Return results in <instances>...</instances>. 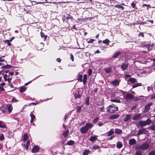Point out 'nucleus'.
<instances>
[{
  "instance_id": "nucleus-29",
  "label": "nucleus",
  "mask_w": 155,
  "mask_h": 155,
  "mask_svg": "<svg viewBox=\"0 0 155 155\" xmlns=\"http://www.w3.org/2000/svg\"><path fill=\"white\" fill-rule=\"evenodd\" d=\"M41 36V37L44 39L45 41L46 39L47 36V35H45L42 32L40 33Z\"/></svg>"
},
{
  "instance_id": "nucleus-47",
  "label": "nucleus",
  "mask_w": 155,
  "mask_h": 155,
  "mask_svg": "<svg viewBox=\"0 0 155 155\" xmlns=\"http://www.w3.org/2000/svg\"><path fill=\"white\" fill-rule=\"evenodd\" d=\"M81 107L77 106V109L78 112H79L81 110Z\"/></svg>"
},
{
  "instance_id": "nucleus-34",
  "label": "nucleus",
  "mask_w": 155,
  "mask_h": 155,
  "mask_svg": "<svg viewBox=\"0 0 155 155\" xmlns=\"http://www.w3.org/2000/svg\"><path fill=\"white\" fill-rule=\"evenodd\" d=\"M74 141L70 140L67 142V144L70 146H72L74 144Z\"/></svg>"
},
{
  "instance_id": "nucleus-61",
  "label": "nucleus",
  "mask_w": 155,
  "mask_h": 155,
  "mask_svg": "<svg viewBox=\"0 0 155 155\" xmlns=\"http://www.w3.org/2000/svg\"><path fill=\"white\" fill-rule=\"evenodd\" d=\"M12 39H11L10 40H5V41L7 43H8L10 41H12Z\"/></svg>"
},
{
  "instance_id": "nucleus-10",
  "label": "nucleus",
  "mask_w": 155,
  "mask_h": 155,
  "mask_svg": "<svg viewBox=\"0 0 155 155\" xmlns=\"http://www.w3.org/2000/svg\"><path fill=\"white\" fill-rule=\"evenodd\" d=\"M119 116L118 114H113L109 116V118L110 119H114L118 118Z\"/></svg>"
},
{
  "instance_id": "nucleus-1",
  "label": "nucleus",
  "mask_w": 155,
  "mask_h": 155,
  "mask_svg": "<svg viewBox=\"0 0 155 155\" xmlns=\"http://www.w3.org/2000/svg\"><path fill=\"white\" fill-rule=\"evenodd\" d=\"M93 127V125L90 123H87L84 126L81 128V131L82 133L85 134L88 131L89 129Z\"/></svg>"
},
{
  "instance_id": "nucleus-55",
  "label": "nucleus",
  "mask_w": 155,
  "mask_h": 155,
  "mask_svg": "<svg viewBox=\"0 0 155 155\" xmlns=\"http://www.w3.org/2000/svg\"><path fill=\"white\" fill-rule=\"evenodd\" d=\"M70 55H71V59L72 60V61H74V56L73 55V54H70Z\"/></svg>"
},
{
  "instance_id": "nucleus-37",
  "label": "nucleus",
  "mask_w": 155,
  "mask_h": 155,
  "mask_svg": "<svg viewBox=\"0 0 155 155\" xmlns=\"http://www.w3.org/2000/svg\"><path fill=\"white\" fill-rule=\"evenodd\" d=\"M66 18L67 19H73V18L72 16L70 15V14H66Z\"/></svg>"
},
{
  "instance_id": "nucleus-26",
  "label": "nucleus",
  "mask_w": 155,
  "mask_h": 155,
  "mask_svg": "<svg viewBox=\"0 0 155 155\" xmlns=\"http://www.w3.org/2000/svg\"><path fill=\"white\" fill-rule=\"evenodd\" d=\"M68 134H69L68 130L67 129L65 131H64L63 132V133L62 134V135L64 136V137H66L67 136Z\"/></svg>"
},
{
  "instance_id": "nucleus-27",
  "label": "nucleus",
  "mask_w": 155,
  "mask_h": 155,
  "mask_svg": "<svg viewBox=\"0 0 155 155\" xmlns=\"http://www.w3.org/2000/svg\"><path fill=\"white\" fill-rule=\"evenodd\" d=\"M82 77L83 75H82L79 74L78 76L77 80L81 82L83 81Z\"/></svg>"
},
{
  "instance_id": "nucleus-5",
  "label": "nucleus",
  "mask_w": 155,
  "mask_h": 155,
  "mask_svg": "<svg viewBox=\"0 0 155 155\" xmlns=\"http://www.w3.org/2000/svg\"><path fill=\"white\" fill-rule=\"evenodd\" d=\"M152 103H150L146 105L145 107L144 112L146 113L150 109V107L152 105Z\"/></svg>"
},
{
  "instance_id": "nucleus-51",
  "label": "nucleus",
  "mask_w": 155,
  "mask_h": 155,
  "mask_svg": "<svg viewBox=\"0 0 155 155\" xmlns=\"http://www.w3.org/2000/svg\"><path fill=\"white\" fill-rule=\"evenodd\" d=\"M4 139V136L3 134H1L0 136V140H2Z\"/></svg>"
},
{
  "instance_id": "nucleus-54",
  "label": "nucleus",
  "mask_w": 155,
  "mask_h": 155,
  "mask_svg": "<svg viewBox=\"0 0 155 155\" xmlns=\"http://www.w3.org/2000/svg\"><path fill=\"white\" fill-rule=\"evenodd\" d=\"M115 136L113 135L112 136H111L110 137H109V138L108 139V140H112L114 137Z\"/></svg>"
},
{
  "instance_id": "nucleus-19",
  "label": "nucleus",
  "mask_w": 155,
  "mask_h": 155,
  "mask_svg": "<svg viewBox=\"0 0 155 155\" xmlns=\"http://www.w3.org/2000/svg\"><path fill=\"white\" fill-rule=\"evenodd\" d=\"M132 115L131 114H127L125 118L124 119V122H127L128 120L131 117Z\"/></svg>"
},
{
  "instance_id": "nucleus-16",
  "label": "nucleus",
  "mask_w": 155,
  "mask_h": 155,
  "mask_svg": "<svg viewBox=\"0 0 155 155\" xmlns=\"http://www.w3.org/2000/svg\"><path fill=\"white\" fill-rule=\"evenodd\" d=\"M114 132L113 129H111L110 130L106 133L107 136H110L114 134Z\"/></svg>"
},
{
  "instance_id": "nucleus-22",
  "label": "nucleus",
  "mask_w": 155,
  "mask_h": 155,
  "mask_svg": "<svg viewBox=\"0 0 155 155\" xmlns=\"http://www.w3.org/2000/svg\"><path fill=\"white\" fill-rule=\"evenodd\" d=\"M145 126L147 125H149L151 123L150 119H148L144 121Z\"/></svg>"
},
{
  "instance_id": "nucleus-35",
  "label": "nucleus",
  "mask_w": 155,
  "mask_h": 155,
  "mask_svg": "<svg viewBox=\"0 0 155 155\" xmlns=\"http://www.w3.org/2000/svg\"><path fill=\"white\" fill-rule=\"evenodd\" d=\"M141 85V83H137L134 84L132 86L133 88H135L138 86H140Z\"/></svg>"
},
{
  "instance_id": "nucleus-8",
  "label": "nucleus",
  "mask_w": 155,
  "mask_h": 155,
  "mask_svg": "<svg viewBox=\"0 0 155 155\" xmlns=\"http://www.w3.org/2000/svg\"><path fill=\"white\" fill-rule=\"evenodd\" d=\"M7 65V63L6 61H3L2 63L0 62V65L2 66L1 68H4V69H5L7 68V67L6 65Z\"/></svg>"
},
{
  "instance_id": "nucleus-45",
  "label": "nucleus",
  "mask_w": 155,
  "mask_h": 155,
  "mask_svg": "<svg viewBox=\"0 0 155 155\" xmlns=\"http://www.w3.org/2000/svg\"><path fill=\"white\" fill-rule=\"evenodd\" d=\"M115 7L118 8H120L122 9H124V7L120 5H117L115 6Z\"/></svg>"
},
{
  "instance_id": "nucleus-17",
  "label": "nucleus",
  "mask_w": 155,
  "mask_h": 155,
  "mask_svg": "<svg viewBox=\"0 0 155 155\" xmlns=\"http://www.w3.org/2000/svg\"><path fill=\"white\" fill-rule=\"evenodd\" d=\"M30 116L31 117V120H30V122L32 123L33 121L35 120L36 119L35 116L33 114L31 113L30 114Z\"/></svg>"
},
{
  "instance_id": "nucleus-28",
  "label": "nucleus",
  "mask_w": 155,
  "mask_h": 155,
  "mask_svg": "<svg viewBox=\"0 0 155 155\" xmlns=\"http://www.w3.org/2000/svg\"><path fill=\"white\" fill-rule=\"evenodd\" d=\"M139 125L141 127H143L145 126L144 121L141 120L139 122Z\"/></svg>"
},
{
  "instance_id": "nucleus-50",
  "label": "nucleus",
  "mask_w": 155,
  "mask_h": 155,
  "mask_svg": "<svg viewBox=\"0 0 155 155\" xmlns=\"http://www.w3.org/2000/svg\"><path fill=\"white\" fill-rule=\"evenodd\" d=\"M99 118L98 117L96 118L94 120L93 122L94 123H95L97 122V121L99 120Z\"/></svg>"
},
{
  "instance_id": "nucleus-32",
  "label": "nucleus",
  "mask_w": 155,
  "mask_h": 155,
  "mask_svg": "<svg viewBox=\"0 0 155 155\" xmlns=\"http://www.w3.org/2000/svg\"><path fill=\"white\" fill-rule=\"evenodd\" d=\"M23 140L24 141L27 140L28 138V136L27 134H25L23 135Z\"/></svg>"
},
{
  "instance_id": "nucleus-42",
  "label": "nucleus",
  "mask_w": 155,
  "mask_h": 155,
  "mask_svg": "<svg viewBox=\"0 0 155 155\" xmlns=\"http://www.w3.org/2000/svg\"><path fill=\"white\" fill-rule=\"evenodd\" d=\"M100 148V147L99 146H98L97 145H96L95 146H94L93 147L92 149H94V150H96L97 149H99Z\"/></svg>"
},
{
  "instance_id": "nucleus-7",
  "label": "nucleus",
  "mask_w": 155,
  "mask_h": 155,
  "mask_svg": "<svg viewBox=\"0 0 155 155\" xmlns=\"http://www.w3.org/2000/svg\"><path fill=\"white\" fill-rule=\"evenodd\" d=\"M128 67V64L126 63H123L121 65L120 68L123 71H124L127 69Z\"/></svg>"
},
{
  "instance_id": "nucleus-3",
  "label": "nucleus",
  "mask_w": 155,
  "mask_h": 155,
  "mask_svg": "<svg viewBox=\"0 0 155 155\" xmlns=\"http://www.w3.org/2000/svg\"><path fill=\"white\" fill-rule=\"evenodd\" d=\"M150 147L149 143L147 142H145L142 143L140 146L137 147L136 149L137 150H145L149 148Z\"/></svg>"
},
{
  "instance_id": "nucleus-6",
  "label": "nucleus",
  "mask_w": 155,
  "mask_h": 155,
  "mask_svg": "<svg viewBox=\"0 0 155 155\" xmlns=\"http://www.w3.org/2000/svg\"><path fill=\"white\" fill-rule=\"evenodd\" d=\"M125 97L127 100H131L134 99V97L131 94H127L126 95Z\"/></svg>"
},
{
  "instance_id": "nucleus-48",
  "label": "nucleus",
  "mask_w": 155,
  "mask_h": 155,
  "mask_svg": "<svg viewBox=\"0 0 155 155\" xmlns=\"http://www.w3.org/2000/svg\"><path fill=\"white\" fill-rule=\"evenodd\" d=\"M111 101L112 102H117V103H120V101H119L118 100H117V99L112 100H111Z\"/></svg>"
},
{
  "instance_id": "nucleus-25",
  "label": "nucleus",
  "mask_w": 155,
  "mask_h": 155,
  "mask_svg": "<svg viewBox=\"0 0 155 155\" xmlns=\"http://www.w3.org/2000/svg\"><path fill=\"white\" fill-rule=\"evenodd\" d=\"M87 75L86 74H85L84 75L83 79V83L84 84H85L87 82Z\"/></svg>"
},
{
  "instance_id": "nucleus-53",
  "label": "nucleus",
  "mask_w": 155,
  "mask_h": 155,
  "mask_svg": "<svg viewBox=\"0 0 155 155\" xmlns=\"http://www.w3.org/2000/svg\"><path fill=\"white\" fill-rule=\"evenodd\" d=\"M150 98L151 99H155V94L151 95V96Z\"/></svg>"
},
{
  "instance_id": "nucleus-21",
  "label": "nucleus",
  "mask_w": 155,
  "mask_h": 155,
  "mask_svg": "<svg viewBox=\"0 0 155 155\" xmlns=\"http://www.w3.org/2000/svg\"><path fill=\"white\" fill-rule=\"evenodd\" d=\"M123 146L122 143L120 141H118L116 143V147L118 149L121 148Z\"/></svg>"
},
{
  "instance_id": "nucleus-63",
  "label": "nucleus",
  "mask_w": 155,
  "mask_h": 155,
  "mask_svg": "<svg viewBox=\"0 0 155 155\" xmlns=\"http://www.w3.org/2000/svg\"><path fill=\"white\" fill-rule=\"evenodd\" d=\"M4 91V89L3 87H1L0 86V91Z\"/></svg>"
},
{
  "instance_id": "nucleus-44",
  "label": "nucleus",
  "mask_w": 155,
  "mask_h": 155,
  "mask_svg": "<svg viewBox=\"0 0 155 155\" xmlns=\"http://www.w3.org/2000/svg\"><path fill=\"white\" fill-rule=\"evenodd\" d=\"M95 40L93 39H91L89 41H88L87 42L88 43H93Z\"/></svg>"
},
{
  "instance_id": "nucleus-4",
  "label": "nucleus",
  "mask_w": 155,
  "mask_h": 155,
  "mask_svg": "<svg viewBox=\"0 0 155 155\" xmlns=\"http://www.w3.org/2000/svg\"><path fill=\"white\" fill-rule=\"evenodd\" d=\"M3 78L4 79L5 81H7L8 82V84L9 86L12 87V83L11 82V81L12 79V78H9V75L7 74H4L3 76Z\"/></svg>"
},
{
  "instance_id": "nucleus-58",
  "label": "nucleus",
  "mask_w": 155,
  "mask_h": 155,
  "mask_svg": "<svg viewBox=\"0 0 155 155\" xmlns=\"http://www.w3.org/2000/svg\"><path fill=\"white\" fill-rule=\"evenodd\" d=\"M130 77V75L129 74H125V77L126 78H128Z\"/></svg>"
},
{
  "instance_id": "nucleus-56",
  "label": "nucleus",
  "mask_w": 155,
  "mask_h": 155,
  "mask_svg": "<svg viewBox=\"0 0 155 155\" xmlns=\"http://www.w3.org/2000/svg\"><path fill=\"white\" fill-rule=\"evenodd\" d=\"M12 101L13 102H15L17 101V100L15 98H13L12 99Z\"/></svg>"
},
{
  "instance_id": "nucleus-38",
  "label": "nucleus",
  "mask_w": 155,
  "mask_h": 155,
  "mask_svg": "<svg viewBox=\"0 0 155 155\" xmlns=\"http://www.w3.org/2000/svg\"><path fill=\"white\" fill-rule=\"evenodd\" d=\"M90 151L88 150H85L83 153V155H87L90 152Z\"/></svg>"
},
{
  "instance_id": "nucleus-13",
  "label": "nucleus",
  "mask_w": 155,
  "mask_h": 155,
  "mask_svg": "<svg viewBox=\"0 0 155 155\" xmlns=\"http://www.w3.org/2000/svg\"><path fill=\"white\" fill-rule=\"evenodd\" d=\"M141 115V114L140 113H139L136 115H135L133 116V119L134 120H136L139 119L140 118Z\"/></svg>"
},
{
  "instance_id": "nucleus-62",
  "label": "nucleus",
  "mask_w": 155,
  "mask_h": 155,
  "mask_svg": "<svg viewBox=\"0 0 155 155\" xmlns=\"http://www.w3.org/2000/svg\"><path fill=\"white\" fill-rule=\"evenodd\" d=\"M131 5H132V6L133 8H134L135 6V5L134 3H132L131 4Z\"/></svg>"
},
{
  "instance_id": "nucleus-24",
  "label": "nucleus",
  "mask_w": 155,
  "mask_h": 155,
  "mask_svg": "<svg viewBox=\"0 0 155 155\" xmlns=\"http://www.w3.org/2000/svg\"><path fill=\"white\" fill-rule=\"evenodd\" d=\"M121 53L120 51H117L114 53L113 56L112 57L114 58H116L117 57L118 55H120Z\"/></svg>"
},
{
  "instance_id": "nucleus-23",
  "label": "nucleus",
  "mask_w": 155,
  "mask_h": 155,
  "mask_svg": "<svg viewBox=\"0 0 155 155\" xmlns=\"http://www.w3.org/2000/svg\"><path fill=\"white\" fill-rule=\"evenodd\" d=\"M97 136H94L91 137L89 139V140L91 142H93L97 139Z\"/></svg>"
},
{
  "instance_id": "nucleus-64",
  "label": "nucleus",
  "mask_w": 155,
  "mask_h": 155,
  "mask_svg": "<svg viewBox=\"0 0 155 155\" xmlns=\"http://www.w3.org/2000/svg\"><path fill=\"white\" fill-rule=\"evenodd\" d=\"M14 74V73L13 72H10L8 74L9 75H10L11 76H12Z\"/></svg>"
},
{
  "instance_id": "nucleus-30",
  "label": "nucleus",
  "mask_w": 155,
  "mask_h": 155,
  "mask_svg": "<svg viewBox=\"0 0 155 155\" xmlns=\"http://www.w3.org/2000/svg\"><path fill=\"white\" fill-rule=\"evenodd\" d=\"M30 142L29 140H28L27 142L26 143V144L24 145V147H25L26 150H28V146L29 145V143Z\"/></svg>"
},
{
  "instance_id": "nucleus-33",
  "label": "nucleus",
  "mask_w": 155,
  "mask_h": 155,
  "mask_svg": "<svg viewBox=\"0 0 155 155\" xmlns=\"http://www.w3.org/2000/svg\"><path fill=\"white\" fill-rule=\"evenodd\" d=\"M5 124L2 121H0V127L5 128Z\"/></svg>"
},
{
  "instance_id": "nucleus-12",
  "label": "nucleus",
  "mask_w": 155,
  "mask_h": 155,
  "mask_svg": "<svg viewBox=\"0 0 155 155\" xmlns=\"http://www.w3.org/2000/svg\"><path fill=\"white\" fill-rule=\"evenodd\" d=\"M113 67L111 66L110 67H107L104 69V70L106 73H110L112 72V69Z\"/></svg>"
},
{
  "instance_id": "nucleus-18",
  "label": "nucleus",
  "mask_w": 155,
  "mask_h": 155,
  "mask_svg": "<svg viewBox=\"0 0 155 155\" xmlns=\"http://www.w3.org/2000/svg\"><path fill=\"white\" fill-rule=\"evenodd\" d=\"M122 130L118 128H115V129L114 132L117 134H120L122 133Z\"/></svg>"
},
{
  "instance_id": "nucleus-20",
  "label": "nucleus",
  "mask_w": 155,
  "mask_h": 155,
  "mask_svg": "<svg viewBox=\"0 0 155 155\" xmlns=\"http://www.w3.org/2000/svg\"><path fill=\"white\" fill-rule=\"evenodd\" d=\"M6 107L8 108L9 113H11L12 109V105L10 104H8L6 105Z\"/></svg>"
},
{
  "instance_id": "nucleus-49",
  "label": "nucleus",
  "mask_w": 155,
  "mask_h": 155,
  "mask_svg": "<svg viewBox=\"0 0 155 155\" xmlns=\"http://www.w3.org/2000/svg\"><path fill=\"white\" fill-rule=\"evenodd\" d=\"M150 129L152 130H155V125H153L151 126L150 127Z\"/></svg>"
},
{
  "instance_id": "nucleus-40",
  "label": "nucleus",
  "mask_w": 155,
  "mask_h": 155,
  "mask_svg": "<svg viewBox=\"0 0 155 155\" xmlns=\"http://www.w3.org/2000/svg\"><path fill=\"white\" fill-rule=\"evenodd\" d=\"M85 103L87 106H88L89 104V98L87 97L86 99L85 100Z\"/></svg>"
},
{
  "instance_id": "nucleus-15",
  "label": "nucleus",
  "mask_w": 155,
  "mask_h": 155,
  "mask_svg": "<svg viewBox=\"0 0 155 155\" xmlns=\"http://www.w3.org/2000/svg\"><path fill=\"white\" fill-rule=\"evenodd\" d=\"M145 130L144 128H143L140 130L137 134V136H139L141 134H144L145 132Z\"/></svg>"
},
{
  "instance_id": "nucleus-57",
  "label": "nucleus",
  "mask_w": 155,
  "mask_h": 155,
  "mask_svg": "<svg viewBox=\"0 0 155 155\" xmlns=\"http://www.w3.org/2000/svg\"><path fill=\"white\" fill-rule=\"evenodd\" d=\"M97 124L98 125V126H102L103 125H104V124L102 123L101 122L98 123H97Z\"/></svg>"
},
{
  "instance_id": "nucleus-36",
  "label": "nucleus",
  "mask_w": 155,
  "mask_h": 155,
  "mask_svg": "<svg viewBox=\"0 0 155 155\" xmlns=\"http://www.w3.org/2000/svg\"><path fill=\"white\" fill-rule=\"evenodd\" d=\"M128 81L132 83H134L136 82V79L134 78H131L129 79Z\"/></svg>"
},
{
  "instance_id": "nucleus-41",
  "label": "nucleus",
  "mask_w": 155,
  "mask_h": 155,
  "mask_svg": "<svg viewBox=\"0 0 155 155\" xmlns=\"http://www.w3.org/2000/svg\"><path fill=\"white\" fill-rule=\"evenodd\" d=\"M142 153L140 151H137L135 153V155H142Z\"/></svg>"
},
{
  "instance_id": "nucleus-9",
  "label": "nucleus",
  "mask_w": 155,
  "mask_h": 155,
  "mask_svg": "<svg viewBox=\"0 0 155 155\" xmlns=\"http://www.w3.org/2000/svg\"><path fill=\"white\" fill-rule=\"evenodd\" d=\"M120 81L116 80L112 81L111 83V84L115 86H118L119 84Z\"/></svg>"
},
{
  "instance_id": "nucleus-43",
  "label": "nucleus",
  "mask_w": 155,
  "mask_h": 155,
  "mask_svg": "<svg viewBox=\"0 0 155 155\" xmlns=\"http://www.w3.org/2000/svg\"><path fill=\"white\" fill-rule=\"evenodd\" d=\"M148 155H155V150H154L150 151Z\"/></svg>"
},
{
  "instance_id": "nucleus-39",
  "label": "nucleus",
  "mask_w": 155,
  "mask_h": 155,
  "mask_svg": "<svg viewBox=\"0 0 155 155\" xmlns=\"http://www.w3.org/2000/svg\"><path fill=\"white\" fill-rule=\"evenodd\" d=\"M103 43L104 44H106L107 45L109 44V40L108 39H106L105 40H104L103 41Z\"/></svg>"
},
{
  "instance_id": "nucleus-2",
  "label": "nucleus",
  "mask_w": 155,
  "mask_h": 155,
  "mask_svg": "<svg viewBox=\"0 0 155 155\" xmlns=\"http://www.w3.org/2000/svg\"><path fill=\"white\" fill-rule=\"evenodd\" d=\"M107 111L111 113H113L115 112L118 111V107L113 104L108 106L107 108Z\"/></svg>"
},
{
  "instance_id": "nucleus-52",
  "label": "nucleus",
  "mask_w": 155,
  "mask_h": 155,
  "mask_svg": "<svg viewBox=\"0 0 155 155\" xmlns=\"http://www.w3.org/2000/svg\"><path fill=\"white\" fill-rule=\"evenodd\" d=\"M74 96H75V97L76 98H77L80 97H81V96H80V94H78L75 95Z\"/></svg>"
},
{
  "instance_id": "nucleus-46",
  "label": "nucleus",
  "mask_w": 155,
  "mask_h": 155,
  "mask_svg": "<svg viewBox=\"0 0 155 155\" xmlns=\"http://www.w3.org/2000/svg\"><path fill=\"white\" fill-rule=\"evenodd\" d=\"M92 70L91 69H90L88 70V74L89 76H91L92 73Z\"/></svg>"
},
{
  "instance_id": "nucleus-31",
  "label": "nucleus",
  "mask_w": 155,
  "mask_h": 155,
  "mask_svg": "<svg viewBox=\"0 0 155 155\" xmlns=\"http://www.w3.org/2000/svg\"><path fill=\"white\" fill-rule=\"evenodd\" d=\"M26 88V87H21L19 89V90L20 92L22 93L25 91Z\"/></svg>"
},
{
  "instance_id": "nucleus-59",
  "label": "nucleus",
  "mask_w": 155,
  "mask_h": 155,
  "mask_svg": "<svg viewBox=\"0 0 155 155\" xmlns=\"http://www.w3.org/2000/svg\"><path fill=\"white\" fill-rule=\"evenodd\" d=\"M139 36H141L142 37H143L144 35L143 33L141 32L139 34Z\"/></svg>"
},
{
  "instance_id": "nucleus-60",
  "label": "nucleus",
  "mask_w": 155,
  "mask_h": 155,
  "mask_svg": "<svg viewBox=\"0 0 155 155\" xmlns=\"http://www.w3.org/2000/svg\"><path fill=\"white\" fill-rule=\"evenodd\" d=\"M56 60L58 62H60L61 61V60L59 58H57V59H56Z\"/></svg>"
},
{
  "instance_id": "nucleus-14",
  "label": "nucleus",
  "mask_w": 155,
  "mask_h": 155,
  "mask_svg": "<svg viewBox=\"0 0 155 155\" xmlns=\"http://www.w3.org/2000/svg\"><path fill=\"white\" fill-rule=\"evenodd\" d=\"M136 143V140L134 138L130 139V140H129V144L131 145L135 144Z\"/></svg>"
},
{
  "instance_id": "nucleus-11",
  "label": "nucleus",
  "mask_w": 155,
  "mask_h": 155,
  "mask_svg": "<svg viewBox=\"0 0 155 155\" xmlns=\"http://www.w3.org/2000/svg\"><path fill=\"white\" fill-rule=\"evenodd\" d=\"M39 147L37 146H34L32 150V152L33 153H35L38 151Z\"/></svg>"
}]
</instances>
